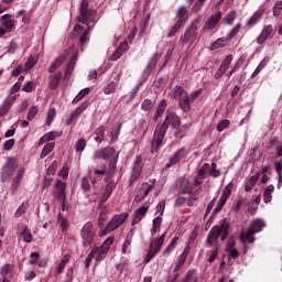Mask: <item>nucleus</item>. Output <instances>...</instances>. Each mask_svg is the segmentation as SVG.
Masks as SVG:
<instances>
[{"mask_svg": "<svg viewBox=\"0 0 282 282\" xmlns=\"http://www.w3.org/2000/svg\"><path fill=\"white\" fill-rule=\"evenodd\" d=\"M77 21L82 24L74 28V36H89V31L96 25V11L89 9V0L80 1Z\"/></svg>", "mask_w": 282, "mask_h": 282, "instance_id": "1", "label": "nucleus"}, {"mask_svg": "<svg viewBox=\"0 0 282 282\" xmlns=\"http://www.w3.org/2000/svg\"><path fill=\"white\" fill-rule=\"evenodd\" d=\"M229 230H230V223H228L227 219H224L220 226H217V225L214 226L207 235L208 246H213V243H215V241L219 239L220 235H221L220 240L226 241V239H228Z\"/></svg>", "mask_w": 282, "mask_h": 282, "instance_id": "2", "label": "nucleus"}, {"mask_svg": "<svg viewBox=\"0 0 282 282\" xmlns=\"http://www.w3.org/2000/svg\"><path fill=\"white\" fill-rule=\"evenodd\" d=\"M129 219V213H122L116 215L111 218V220L107 224L106 228L101 230L102 237L109 235V232H113V230H118Z\"/></svg>", "mask_w": 282, "mask_h": 282, "instance_id": "3", "label": "nucleus"}, {"mask_svg": "<svg viewBox=\"0 0 282 282\" xmlns=\"http://www.w3.org/2000/svg\"><path fill=\"white\" fill-rule=\"evenodd\" d=\"M167 131L169 129L162 126V123L156 124L153 133L151 153H158V151H160V147H162Z\"/></svg>", "mask_w": 282, "mask_h": 282, "instance_id": "4", "label": "nucleus"}, {"mask_svg": "<svg viewBox=\"0 0 282 282\" xmlns=\"http://www.w3.org/2000/svg\"><path fill=\"white\" fill-rule=\"evenodd\" d=\"M66 188H67V183L57 178L56 185H55V196H56L57 202L62 203L63 213H65V210H69V204L67 202V194L65 193Z\"/></svg>", "mask_w": 282, "mask_h": 282, "instance_id": "5", "label": "nucleus"}, {"mask_svg": "<svg viewBox=\"0 0 282 282\" xmlns=\"http://www.w3.org/2000/svg\"><path fill=\"white\" fill-rule=\"evenodd\" d=\"M80 237L83 239V245L85 246V248L94 243V239H96V230H94V224L91 221H87L83 226Z\"/></svg>", "mask_w": 282, "mask_h": 282, "instance_id": "6", "label": "nucleus"}, {"mask_svg": "<svg viewBox=\"0 0 282 282\" xmlns=\"http://www.w3.org/2000/svg\"><path fill=\"white\" fill-rule=\"evenodd\" d=\"M161 126H163L165 129H169L170 127H172V129H177V127H182V119L180 116H177V113L166 110L165 119Z\"/></svg>", "mask_w": 282, "mask_h": 282, "instance_id": "7", "label": "nucleus"}, {"mask_svg": "<svg viewBox=\"0 0 282 282\" xmlns=\"http://www.w3.org/2000/svg\"><path fill=\"white\" fill-rule=\"evenodd\" d=\"M188 155V150L186 148L178 149L174 155H172L169 160V162L165 164V169H171L172 166H175V164H180L182 160H186Z\"/></svg>", "mask_w": 282, "mask_h": 282, "instance_id": "8", "label": "nucleus"}, {"mask_svg": "<svg viewBox=\"0 0 282 282\" xmlns=\"http://www.w3.org/2000/svg\"><path fill=\"white\" fill-rule=\"evenodd\" d=\"M110 158H117L116 149L113 148L96 150L93 155V160H109Z\"/></svg>", "mask_w": 282, "mask_h": 282, "instance_id": "9", "label": "nucleus"}, {"mask_svg": "<svg viewBox=\"0 0 282 282\" xmlns=\"http://www.w3.org/2000/svg\"><path fill=\"white\" fill-rule=\"evenodd\" d=\"M87 107H89V101H84L79 105V107H77L69 116V118L66 120V126L69 127V124H72V122H74V120H78V117L80 116V113H83V111H85V109H87Z\"/></svg>", "mask_w": 282, "mask_h": 282, "instance_id": "10", "label": "nucleus"}, {"mask_svg": "<svg viewBox=\"0 0 282 282\" xmlns=\"http://www.w3.org/2000/svg\"><path fill=\"white\" fill-rule=\"evenodd\" d=\"M15 100V96H9L3 100L2 105L0 106V118H4V116H8V111H10Z\"/></svg>", "mask_w": 282, "mask_h": 282, "instance_id": "11", "label": "nucleus"}, {"mask_svg": "<svg viewBox=\"0 0 282 282\" xmlns=\"http://www.w3.org/2000/svg\"><path fill=\"white\" fill-rule=\"evenodd\" d=\"M141 174H142V155H137L132 166L131 180L132 181L139 180Z\"/></svg>", "mask_w": 282, "mask_h": 282, "instance_id": "12", "label": "nucleus"}, {"mask_svg": "<svg viewBox=\"0 0 282 282\" xmlns=\"http://www.w3.org/2000/svg\"><path fill=\"white\" fill-rule=\"evenodd\" d=\"M219 21H221V11H218L216 14L210 15L209 19L206 21L203 30L210 32V30H213V28H215V25H217Z\"/></svg>", "mask_w": 282, "mask_h": 282, "instance_id": "13", "label": "nucleus"}, {"mask_svg": "<svg viewBox=\"0 0 282 282\" xmlns=\"http://www.w3.org/2000/svg\"><path fill=\"white\" fill-rule=\"evenodd\" d=\"M90 253L93 254L94 259L98 262L105 261L107 258V254H109V251L107 249H104L101 247H95Z\"/></svg>", "mask_w": 282, "mask_h": 282, "instance_id": "14", "label": "nucleus"}, {"mask_svg": "<svg viewBox=\"0 0 282 282\" xmlns=\"http://www.w3.org/2000/svg\"><path fill=\"white\" fill-rule=\"evenodd\" d=\"M147 213H149V206H141L139 209H137L131 226L140 224V220L144 219V215H147Z\"/></svg>", "mask_w": 282, "mask_h": 282, "instance_id": "15", "label": "nucleus"}, {"mask_svg": "<svg viewBox=\"0 0 282 282\" xmlns=\"http://www.w3.org/2000/svg\"><path fill=\"white\" fill-rule=\"evenodd\" d=\"M188 254H191V246H186L183 250V252L181 253L180 258H178V262L175 265L173 272H178L180 268H182V265H184V263H186V259H188Z\"/></svg>", "mask_w": 282, "mask_h": 282, "instance_id": "16", "label": "nucleus"}, {"mask_svg": "<svg viewBox=\"0 0 282 282\" xmlns=\"http://www.w3.org/2000/svg\"><path fill=\"white\" fill-rule=\"evenodd\" d=\"M127 50H129V44L127 41H123L112 53L111 61H118L124 54V52H127Z\"/></svg>", "mask_w": 282, "mask_h": 282, "instance_id": "17", "label": "nucleus"}, {"mask_svg": "<svg viewBox=\"0 0 282 282\" xmlns=\"http://www.w3.org/2000/svg\"><path fill=\"white\" fill-rule=\"evenodd\" d=\"M263 14H265V9H259L257 12L253 13V15L247 21V25L249 28H252V25H257L259 21L263 18Z\"/></svg>", "mask_w": 282, "mask_h": 282, "instance_id": "18", "label": "nucleus"}, {"mask_svg": "<svg viewBox=\"0 0 282 282\" xmlns=\"http://www.w3.org/2000/svg\"><path fill=\"white\" fill-rule=\"evenodd\" d=\"M180 108L184 113H188L191 111V98L188 97V93H185L178 100Z\"/></svg>", "mask_w": 282, "mask_h": 282, "instance_id": "19", "label": "nucleus"}, {"mask_svg": "<svg viewBox=\"0 0 282 282\" xmlns=\"http://www.w3.org/2000/svg\"><path fill=\"white\" fill-rule=\"evenodd\" d=\"M240 241L246 246V242L248 243H254V231L252 229H248L246 232L240 234Z\"/></svg>", "mask_w": 282, "mask_h": 282, "instance_id": "20", "label": "nucleus"}, {"mask_svg": "<svg viewBox=\"0 0 282 282\" xmlns=\"http://www.w3.org/2000/svg\"><path fill=\"white\" fill-rule=\"evenodd\" d=\"M174 129H175L174 138H176L177 140H182V138L186 137L188 129H191V124L185 123V124L178 126L177 128H174Z\"/></svg>", "mask_w": 282, "mask_h": 282, "instance_id": "21", "label": "nucleus"}, {"mask_svg": "<svg viewBox=\"0 0 282 282\" xmlns=\"http://www.w3.org/2000/svg\"><path fill=\"white\" fill-rule=\"evenodd\" d=\"M164 111H166V99H162L156 108L153 120L158 122L162 116H164Z\"/></svg>", "mask_w": 282, "mask_h": 282, "instance_id": "22", "label": "nucleus"}, {"mask_svg": "<svg viewBox=\"0 0 282 282\" xmlns=\"http://www.w3.org/2000/svg\"><path fill=\"white\" fill-rule=\"evenodd\" d=\"M176 17L178 19L177 22L184 25L188 21V9L186 7H180Z\"/></svg>", "mask_w": 282, "mask_h": 282, "instance_id": "23", "label": "nucleus"}, {"mask_svg": "<svg viewBox=\"0 0 282 282\" xmlns=\"http://www.w3.org/2000/svg\"><path fill=\"white\" fill-rule=\"evenodd\" d=\"M61 78H63V73L61 72L51 75L48 83L50 89H56L58 87V83H61Z\"/></svg>", "mask_w": 282, "mask_h": 282, "instance_id": "24", "label": "nucleus"}, {"mask_svg": "<svg viewBox=\"0 0 282 282\" xmlns=\"http://www.w3.org/2000/svg\"><path fill=\"white\" fill-rule=\"evenodd\" d=\"M17 166H18L17 161H14L12 159L9 160L3 167V174L8 175V176L13 175L14 171H17Z\"/></svg>", "mask_w": 282, "mask_h": 282, "instance_id": "25", "label": "nucleus"}, {"mask_svg": "<svg viewBox=\"0 0 282 282\" xmlns=\"http://www.w3.org/2000/svg\"><path fill=\"white\" fill-rule=\"evenodd\" d=\"M119 83H120V74L117 76L116 82H110L108 84V86L104 89V94H106V96H109V94H115Z\"/></svg>", "mask_w": 282, "mask_h": 282, "instance_id": "26", "label": "nucleus"}, {"mask_svg": "<svg viewBox=\"0 0 282 282\" xmlns=\"http://www.w3.org/2000/svg\"><path fill=\"white\" fill-rule=\"evenodd\" d=\"M67 59V57L65 55H61L58 56L55 62L51 65L48 72L50 74H54L56 72V69H58V67H61V65H63L65 63V61Z\"/></svg>", "mask_w": 282, "mask_h": 282, "instance_id": "27", "label": "nucleus"}, {"mask_svg": "<svg viewBox=\"0 0 282 282\" xmlns=\"http://www.w3.org/2000/svg\"><path fill=\"white\" fill-rule=\"evenodd\" d=\"M169 96L170 98H172V100H175L177 98H182V96H186V91H184V88L182 86H176L169 94Z\"/></svg>", "mask_w": 282, "mask_h": 282, "instance_id": "28", "label": "nucleus"}, {"mask_svg": "<svg viewBox=\"0 0 282 282\" xmlns=\"http://www.w3.org/2000/svg\"><path fill=\"white\" fill-rule=\"evenodd\" d=\"M263 228H265V223L261 219H256L251 226H250V230H252V232L254 235H257V232H261V230H263Z\"/></svg>", "mask_w": 282, "mask_h": 282, "instance_id": "29", "label": "nucleus"}, {"mask_svg": "<svg viewBox=\"0 0 282 282\" xmlns=\"http://www.w3.org/2000/svg\"><path fill=\"white\" fill-rule=\"evenodd\" d=\"M2 28H6V30L10 31L14 28V20H12V15L4 14L2 15Z\"/></svg>", "mask_w": 282, "mask_h": 282, "instance_id": "30", "label": "nucleus"}, {"mask_svg": "<svg viewBox=\"0 0 282 282\" xmlns=\"http://www.w3.org/2000/svg\"><path fill=\"white\" fill-rule=\"evenodd\" d=\"M135 228L131 229L130 232L127 235L126 240L122 245V254H127V250H129V246H131V241H133V232Z\"/></svg>", "mask_w": 282, "mask_h": 282, "instance_id": "31", "label": "nucleus"}, {"mask_svg": "<svg viewBox=\"0 0 282 282\" xmlns=\"http://www.w3.org/2000/svg\"><path fill=\"white\" fill-rule=\"evenodd\" d=\"M20 237L23 239V241H24L25 243H32L33 236H32V231H30V228L24 227V228L20 231Z\"/></svg>", "mask_w": 282, "mask_h": 282, "instance_id": "32", "label": "nucleus"}, {"mask_svg": "<svg viewBox=\"0 0 282 282\" xmlns=\"http://www.w3.org/2000/svg\"><path fill=\"white\" fill-rule=\"evenodd\" d=\"M228 44V37H219L216 42H214L209 50L213 52L215 50H219V47H226Z\"/></svg>", "mask_w": 282, "mask_h": 282, "instance_id": "33", "label": "nucleus"}, {"mask_svg": "<svg viewBox=\"0 0 282 282\" xmlns=\"http://www.w3.org/2000/svg\"><path fill=\"white\" fill-rule=\"evenodd\" d=\"M257 182H259V173L249 178V181L246 183L245 191L247 193H250V191H252V188H254Z\"/></svg>", "mask_w": 282, "mask_h": 282, "instance_id": "34", "label": "nucleus"}, {"mask_svg": "<svg viewBox=\"0 0 282 282\" xmlns=\"http://www.w3.org/2000/svg\"><path fill=\"white\" fill-rule=\"evenodd\" d=\"M69 259H72V256H69V253H66L63 257L62 261L57 265V274H63V272L65 270V265H67V263H69Z\"/></svg>", "mask_w": 282, "mask_h": 282, "instance_id": "35", "label": "nucleus"}, {"mask_svg": "<svg viewBox=\"0 0 282 282\" xmlns=\"http://www.w3.org/2000/svg\"><path fill=\"white\" fill-rule=\"evenodd\" d=\"M105 140V127L100 126L95 130V141L98 142V144H101Z\"/></svg>", "mask_w": 282, "mask_h": 282, "instance_id": "36", "label": "nucleus"}, {"mask_svg": "<svg viewBox=\"0 0 282 282\" xmlns=\"http://www.w3.org/2000/svg\"><path fill=\"white\" fill-rule=\"evenodd\" d=\"M118 164V161L116 160V158H111L109 163H108V171H107V178L109 180L110 175H113V173H116V166Z\"/></svg>", "mask_w": 282, "mask_h": 282, "instance_id": "37", "label": "nucleus"}, {"mask_svg": "<svg viewBox=\"0 0 282 282\" xmlns=\"http://www.w3.org/2000/svg\"><path fill=\"white\" fill-rule=\"evenodd\" d=\"M162 226V217L159 216L156 218L153 219V223H152V236L155 235L156 232H160V228Z\"/></svg>", "mask_w": 282, "mask_h": 282, "instance_id": "38", "label": "nucleus"}, {"mask_svg": "<svg viewBox=\"0 0 282 282\" xmlns=\"http://www.w3.org/2000/svg\"><path fill=\"white\" fill-rule=\"evenodd\" d=\"M177 241H180V237H174L171 241V243L165 248L163 251V254H171L173 250H175V246H177Z\"/></svg>", "mask_w": 282, "mask_h": 282, "instance_id": "39", "label": "nucleus"}, {"mask_svg": "<svg viewBox=\"0 0 282 282\" xmlns=\"http://www.w3.org/2000/svg\"><path fill=\"white\" fill-rule=\"evenodd\" d=\"M164 239H166V231L156 239L155 243L153 245V249L160 252L162 250V246H164Z\"/></svg>", "mask_w": 282, "mask_h": 282, "instance_id": "40", "label": "nucleus"}, {"mask_svg": "<svg viewBox=\"0 0 282 282\" xmlns=\"http://www.w3.org/2000/svg\"><path fill=\"white\" fill-rule=\"evenodd\" d=\"M265 65H268V59H262L261 63L258 65V67L254 69V72L251 75V78H257L259 74H261V70L265 68Z\"/></svg>", "mask_w": 282, "mask_h": 282, "instance_id": "41", "label": "nucleus"}, {"mask_svg": "<svg viewBox=\"0 0 282 282\" xmlns=\"http://www.w3.org/2000/svg\"><path fill=\"white\" fill-rule=\"evenodd\" d=\"M52 151H54V143H46L42 150V153L40 155L41 160H43V158H47L48 153H52Z\"/></svg>", "mask_w": 282, "mask_h": 282, "instance_id": "42", "label": "nucleus"}, {"mask_svg": "<svg viewBox=\"0 0 282 282\" xmlns=\"http://www.w3.org/2000/svg\"><path fill=\"white\" fill-rule=\"evenodd\" d=\"M232 188H235V184L232 182L228 183V185L223 191L221 197L229 199L230 195H232Z\"/></svg>", "mask_w": 282, "mask_h": 282, "instance_id": "43", "label": "nucleus"}, {"mask_svg": "<svg viewBox=\"0 0 282 282\" xmlns=\"http://www.w3.org/2000/svg\"><path fill=\"white\" fill-rule=\"evenodd\" d=\"M199 21H200L199 19H196L193 21V23L186 31V36H193V34H195V32H197V25H199Z\"/></svg>", "mask_w": 282, "mask_h": 282, "instance_id": "44", "label": "nucleus"}, {"mask_svg": "<svg viewBox=\"0 0 282 282\" xmlns=\"http://www.w3.org/2000/svg\"><path fill=\"white\" fill-rule=\"evenodd\" d=\"M58 224L62 228V232H66L67 228H69V223L67 221V218L63 217L62 214H58Z\"/></svg>", "mask_w": 282, "mask_h": 282, "instance_id": "45", "label": "nucleus"}, {"mask_svg": "<svg viewBox=\"0 0 282 282\" xmlns=\"http://www.w3.org/2000/svg\"><path fill=\"white\" fill-rule=\"evenodd\" d=\"M90 89L89 88H84L82 89L77 96L73 99V105H76L77 102H80V99L86 97L87 94H89Z\"/></svg>", "mask_w": 282, "mask_h": 282, "instance_id": "46", "label": "nucleus"}, {"mask_svg": "<svg viewBox=\"0 0 282 282\" xmlns=\"http://www.w3.org/2000/svg\"><path fill=\"white\" fill-rule=\"evenodd\" d=\"M182 195H191V193H193V183H191L189 181H187L184 185L183 188L181 191Z\"/></svg>", "mask_w": 282, "mask_h": 282, "instance_id": "47", "label": "nucleus"}, {"mask_svg": "<svg viewBox=\"0 0 282 282\" xmlns=\"http://www.w3.org/2000/svg\"><path fill=\"white\" fill-rule=\"evenodd\" d=\"M54 118H56V108H52L47 112L46 124L48 127H50V124H52V122H54Z\"/></svg>", "mask_w": 282, "mask_h": 282, "instance_id": "48", "label": "nucleus"}, {"mask_svg": "<svg viewBox=\"0 0 282 282\" xmlns=\"http://www.w3.org/2000/svg\"><path fill=\"white\" fill-rule=\"evenodd\" d=\"M158 252H160V251H156V249L153 248V243H151L150 250L144 259L145 263H149L153 259V257H155V254H158Z\"/></svg>", "mask_w": 282, "mask_h": 282, "instance_id": "49", "label": "nucleus"}, {"mask_svg": "<svg viewBox=\"0 0 282 282\" xmlns=\"http://www.w3.org/2000/svg\"><path fill=\"white\" fill-rule=\"evenodd\" d=\"M142 111H151L153 109V101L151 99H144L141 104Z\"/></svg>", "mask_w": 282, "mask_h": 282, "instance_id": "50", "label": "nucleus"}, {"mask_svg": "<svg viewBox=\"0 0 282 282\" xmlns=\"http://www.w3.org/2000/svg\"><path fill=\"white\" fill-rule=\"evenodd\" d=\"M235 19H237V11H231L225 17L227 25H232Z\"/></svg>", "mask_w": 282, "mask_h": 282, "instance_id": "51", "label": "nucleus"}, {"mask_svg": "<svg viewBox=\"0 0 282 282\" xmlns=\"http://www.w3.org/2000/svg\"><path fill=\"white\" fill-rule=\"evenodd\" d=\"M149 21H151V15H148L143 19L139 31L140 35L144 34V31L147 30V28H149Z\"/></svg>", "mask_w": 282, "mask_h": 282, "instance_id": "52", "label": "nucleus"}, {"mask_svg": "<svg viewBox=\"0 0 282 282\" xmlns=\"http://www.w3.org/2000/svg\"><path fill=\"white\" fill-rule=\"evenodd\" d=\"M86 147H87V141H85V139H79L75 145V150L82 153V151H85Z\"/></svg>", "mask_w": 282, "mask_h": 282, "instance_id": "53", "label": "nucleus"}, {"mask_svg": "<svg viewBox=\"0 0 282 282\" xmlns=\"http://www.w3.org/2000/svg\"><path fill=\"white\" fill-rule=\"evenodd\" d=\"M25 210H28V203H22L20 207L17 209L14 216L22 217V215H25Z\"/></svg>", "mask_w": 282, "mask_h": 282, "instance_id": "54", "label": "nucleus"}, {"mask_svg": "<svg viewBox=\"0 0 282 282\" xmlns=\"http://www.w3.org/2000/svg\"><path fill=\"white\" fill-rule=\"evenodd\" d=\"M36 113H39V108L36 106L31 107V109L26 115V119L34 120V118L36 117Z\"/></svg>", "mask_w": 282, "mask_h": 282, "instance_id": "55", "label": "nucleus"}, {"mask_svg": "<svg viewBox=\"0 0 282 282\" xmlns=\"http://www.w3.org/2000/svg\"><path fill=\"white\" fill-rule=\"evenodd\" d=\"M112 245H113V236H110L104 241V243L100 247L104 248V250H107L109 252V248H111Z\"/></svg>", "mask_w": 282, "mask_h": 282, "instance_id": "56", "label": "nucleus"}, {"mask_svg": "<svg viewBox=\"0 0 282 282\" xmlns=\"http://www.w3.org/2000/svg\"><path fill=\"white\" fill-rule=\"evenodd\" d=\"M219 254V246H216L212 251L209 256V263H214L215 260L217 259V256Z\"/></svg>", "mask_w": 282, "mask_h": 282, "instance_id": "57", "label": "nucleus"}, {"mask_svg": "<svg viewBox=\"0 0 282 282\" xmlns=\"http://www.w3.org/2000/svg\"><path fill=\"white\" fill-rule=\"evenodd\" d=\"M230 127V120L224 119L220 121L217 126V131H224L225 129H228Z\"/></svg>", "mask_w": 282, "mask_h": 282, "instance_id": "58", "label": "nucleus"}, {"mask_svg": "<svg viewBox=\"0 0 282 282\" xmlns=\"http://www.w3.org/2000/svg\"><path fill=\"white\" fill-rule=\"evenodd\" d=\"M209 175L212 177H219V175H221V172H219V170H217V163H212V169L209 171Z\"/></svg>", "mask_w": 282, "mask_h": 282, "instance_id": "59", "label": "nucleus"}, {"mask_svg": "<svg viewBox=\"0 0 282 282\" xmlns=\"http://www.w3.org/2000/svg\"><path fill=\"white\" fill-rule=\"evenodd\" d=\"M282 1H278L273 7V15L276 18L281 17Z\"/></svg>", "mask_w": 282, "mask_h": 282, "instance_id": "60", "label": "nucleus"}, {"mask_svg": "<svg viewBox=\"0 0 282 282\" xmlns=\"http://www.w3.org/2000/svg\"><path fill=\"white\" fill-rule=\"evenodd\" d=\"M226 72H228L227 68H225L224 66H219V68L217 69V72L214 75V78L216 80H219V78H221L224 76V74H226Z\"/></svg>", "mask_w": 282, "mask_h": 282, "instance_id": "61", "label": "nucleus"}, {"mask_svg": "<svg viewBox=\"0 0 282 282\" xmlns=\"http://www.w3.org/2000/svg\"><path fill=\"white\" fill-rule=\"evenodd\" d=\"M182 22H176L170 30L169 36H175V34H177V30H180V28H182Z\"/></svg>", "mask_w": 282, "mask_h": 282, "instance_id": "62", "label": "nucleus"}, {"mask_svg": "<svg viewBox=\"0 0 282 282\" xmlns=\"http://www.w3.org/2000/svg\"><path fill=\"white\" fill-rule=\"evenodd\" d=\"M113 188H116V182L109 181V183L106 185L105 193L111 195V193H113Z\"/></svg>", "mask_w": 282, "mask_h": 282, "instance_id": "63", "label": "nucleus"}, {"mask_svg": "<svg viewBox=\"0 0 282 282\" xmlns=\"http://www.w3.org/2000/svg\"><path fill=\"white\" fill-rule=\"evenodd\" d=\"M230 63H232V55H228L220 66H223L225 69H229Z\"/></svg>", "mask_w": 282, "mask_h": 282, "instance_id": "64", "label": "nucleus"}]
</instances>
